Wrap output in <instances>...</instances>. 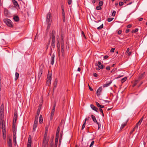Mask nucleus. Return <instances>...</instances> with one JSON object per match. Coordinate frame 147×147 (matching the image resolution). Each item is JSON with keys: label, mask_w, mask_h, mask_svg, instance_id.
I'll return each mask as SVG.
<instances>
[{"label": "nucleus", "mask_w": 147, "mask_h": 147, "mask_svg": "<svg viewBox=\"0 0 147 147\" xmlns=\"http://www.w3.org/2000/svg\"><path fill=\"white\" fill-rule=\"evenodd\" d=\"M55 32L53 30L52 32L51 36L50 37V39H52L51 45V49L52 48L54 49L55 46Z\"/></svg>", "instance_id": "1"}, {"label": "nucleus", "mask_w": 147, "mask_h": 147, "mask_svg": "<svg viewBox=\"0 0 147 147\" xmlns=\"http://www.w3.org/2000/svg\"><path fill=\"white\" fill-rule=\"evenodd\" d=\"M47 135L45 134L44 136L42 142V146L43 147H47L49 139L47 138Z\"/></svg>", "instance_id": "2"}, {"label": "nucleus", "mask_w": 147, "mask_h": 147, "mask_svg": "<svg viewBox=\"0 0 147 147\" xmlns=\"http://www.w3.org/2000/svg\"><path fill=\"white\" fill-rule=\"evenodd\" d=\"M3 21L7 26L10 27H12L13 26L12 22L9 19H5Z\"/></svg>", "instance_id": "3"}, {"label": "nucleus", "mask_w": 147, "mask_h": 147, "mask_svg": "<svg viewBox=\"0 0 147 147\" xmlns=\"http://www.w3.org/2000/svg\"><path fill=\"white\" fill-rule=\"evenodd\" d=\"M43 66L41 65L40 66L39 69L37 79L38 80H39L40 78L42 76V73L43 72Z\"/></svg>", "instance_id": "4"}, {"label": "nucleus", "mask_w": 147, "mask_h": 147, "mask_svg": "<svg viewBox=\"0 0 147 147\" xmlns=\"http://www.w3.org/2000/svg\"><path fill=\"white\" fill-rule=\"evenodd\" d=\"M4 105L2 104L0 108V118H4Z\"/></svg>", "instance_id": "5"}, {"label": "nucleus", "mask_w": 147, "mask_h": 147, "mask_svg": "<svg viewBox=\"0 0 147 147\" xmlns=\"http://www.w3.org/2000/svg\"><path fill=\"white\" fill-rule=\"evenodd\" d=\"M52 18L51 16V13L50 12H49L47 14L46 16V22L47 23H49L51 22L52 21Z\"/></svg>", "instance_id": "6"}, {"label": "nucleus", "mask_w": 147, "mask_h": 147, "mask_svg": "<svg viewBox=\"0 0 147 147\" xmlns=\"http://www.w3.org/2000/svg\"><path fill=\"white\" fill-rule=\"evenodd\" d=\"M145 75V72H144L143 73L139 74L138 77L137 79V81H140L144 77Z\"/></svg>", "instance_id": "7"}, {"label": "nucleus", "mask_w": 147, "mask_h": 147, "mask_svg": "<svg viewBox=\"0 0 147 147\" xmlns=\"http://www.w3.org/2000/svg\"><path fill=\"white\" fill-rule=\"evenodd\" d=\"M102 87H100L96 91V95L98 96H99L101 94L102 90Z\"/></svg>", "instance_id": "8"}, {"label": "nucleus", "mask_w": 147, "mask_h": 147, "mask_svg": "<svg viewBox=\"0 0 147 147\" xmlns=\"http://www.w3.org/2000/svg\"><path fill=\"white\" fill-rule=\"evenodd\" d=\"M51 76H49V74H48V77L47 78V82L46 84L47 85H49L51 84Z\"/></svg>", "instance_id": "9"}, {"label": "nucleus", "mask_w": 147, "mask_h": 147, "mask_svg": "<svg viewBox=\"0 0 147 147\" xmlns=\"http://www.w3.org/2000/svg\"><path fill=\"white\" fill-rule=\"evenodd\" d=\"M55 55L53 53L52 55L51 58V64L52 65H53L54 63Z\"/></svg>", "instance_id": "10"}, {"label": "nucleus", "mask_w": 147, "mask_h": 147, "mask_svg": "<svg viewBox=\"0 0 147 147\" xmlns=\"http://www.w3.org/2000/svg\"><path fill=\"white\" fill-rule=\"evenodd\" d=\"M90 106L92 109L95 111L97 112H98V108L95 107L94 105L92 104H91L90 105Z\"/></svg>", "instance_id": "11"}, {"label": "nucleus", "mask_w": 147, "mask_h": 147, "mask_svg": "<svg viewBox=\"0 0 147 147\" xmlns=\"http://www.w3.org/2000/svg\"><path fill=\"white\" fill-rule=\"evenodd\" d=\"M16 135V133L15 134H13V142L14 143V145H16V137L15 136Z\"/></svg>", "instance_id": "12"}, {"label": "nucleus", "mask_w": 147, "mask_h": 147, "mask_svg": "<svg viewBox=\"0 0 147 147\" xmlns=\"http://www.w3.org/2000/svg\"><path fill=\"white\" fill-rule=\"evenodd\" d=\"M92 118L94 121V122L95 123H98V122L97 121L96 117L94 116V115H91Z\"/></svg>", "instance_id": "13"}, {"label": "nucleus", "mask_w": 147, "mask_h": 147, "mask_svg": "<svg viewBox=\"0 0 147 147\" xmlns=\"http://www.w3.org/2000/svg\"><path fill=\"white\" fill-rule=\"evenodd\" d=\"M112 81H110L109 82H107L106 84H104L103 85V87H107L109 86L112 83Z\"/></svg>", "instance_id": "14"}, {"label": "nucleus", "mask_w": 147, "mask_h": 147, "mask_svg": "<svg viewBox=\"0 0 147 147\" xmlns=\"http://www.w3.org/2000/svg\"><path fill=\"white\" fill-rule=\"evenodd\" d=\"M38 122H36V121H35V122H34V125H33V130L34 131L37 127V125Z\"/></svg>", "instance_id": "15"}, {"label": "nucleus", "mask_w": 147, "mask_h": 147, "mask_svg": "<svg viewBox=\"0 0 147 147\" xmlns=\"http://www.w3.org/2000/svg\"><path fill=\"white\" fill-rule=\"evenodd\" d=\"M4 13L5 16H7L9 14V12L8 10L5 9H4Z\"/></svg>", "instance_id": "16"}, {"label": "nucleus", "mask_w": 147, "mask_h": 147, "mask_svg": "<svg viewBox=\"0 0 147 147\" xmlns=\"http://www.w3.org/2000/svg\"><path fill=\"white\" fill-rule=\"evenodd\" d=\"M43 121V119L42 116V115H40V116L39 117V123L40 124H41L42 123Z\"/></svg>", "instance_id": "17"}, {"label": "nucleus", "mask_w": 147, "mask_h": 147, "mask_svg": "<svg viewBox=\"0 0 147 147\" xmlns=\"http://www.w3.org/2000/svg\"><path fill=\"white\" fill-rule=\"evenodd\" d=\"M96 103L97 106L98 107H99L100 109L104 108V106L100 105L97 102H96Z\"/></svg>", "instance_id": "18"}, {"label": "nucleus", "mask_w": 147, "mask_h": 147, "mask_svg": "<svg viewBox=\"0 0 147 147\" xmlns=\"http://www.w3.org/2000/svg\"><path fill=\"white\" fill-rule=\"evenodd\" d=\"M13 19L16 22H18L19 20V18L18 16H15L13 18Z\"/></svg>", "instance_id": "19"}, {"label": "nucleus", "mask_w": 147, "mask_h": 147, "mask_svg": "<svg viewBox=\"0 0 147 147\" xmlns=\"http://www.w3.org/2000/svg\"><path fill=\"white\" fill-rule=\"evenodd\" d=\"M55 111L52 110L51 112V113L50 120H51L53 119V117L54 115Z\"/></svg>", "instance_id": "20"}, {"label": "nucleus", "mask_w": 147, "mask_h": 147, "mask_svg": "<svg viewBox=\"0 0 147 147\" xmlns=\"http://www.w3.org/2000/svg\"><path fill=\"white\" fill-rule=\"evenodd\" d=\"M8 145L9 147H12L11 144V139L9 140L8 142Z\"/></svg>", "instance_id": "21"}, {"label": "nucleus", "mask_w": 147, "mask_h": 147, "mask_svg": "<svg viewBox=\"0 0 147 147\" xmlns=\"http://www.w3.org/2000/svg\"><path fill=\"white\" fill-rule=\"evenodd\" d=\"M13 3L14 5L16 7H19V5L18 4V3L15 0H14V1H13Z\"/></svg>", "instance_id": "22"}, {"label": "nucleus", "mask_w": 147, "mask_h": 147, "mask_svg": "<svg viewBox=\"0 0 147 147\" xmlns=\"http://www.w3.org/2000/svg\"><path fill=\"white\" fill-rule=\"evenodd\" d=\"M17 119V115L16 114H14L13 117V123H15Z\"/></svg>", "instance_id": "23"}, {"label": "nucleus", "mask_w": 147, "mask_h": 147, "mask_svg": "<svg viewBox=\"0 0 147 147\" xmlns=\"http://www.w3.org/2000/svg\"><path fill=\"white\" fill-rule=\"evenodd\" d=\"M19 76V74L18 73L16 72L15 74V80H16L18 78Z\"/></svg>", "instance_id": "24"}, {"label": "nucleus", "mask_w": 147, "mask_h": 147, "mask_svg": "<svg viewBox=\"0 0 147 147\" xmlns=\"http://www.w3.org/2000/svg\"><path fill=\"white\" fill-rule=\"evenodd\" d=\"M31 136L30 135L29 137L28 144H31Z\"/></svg>", "instance_id": "25"}, {"label": "nucleus", "mask_w": 147, "mask_h": 147, "mask_svg": "<svg viewBox=\"0 0 147 147\" xmlns=\"http://www.w3.org/2000/svg\"><path fill=\"white\" fill-rule=\"evenodd\" d=\"M3 118H0V124L1 125L2 124H3L5 123L3 120Z\"/></svg>", "instance_id": "26"}, {"label": "nucleus", "mask_w": 147, "mask_h": 147, "mask_svg": "<svg viewBox=\"0 0 147 147\" xmlns=\"http://www.w3.org/2000/svg\"><path fill=\"white\" fill-rule=\"evenodd\" d=\"M144 119V116L142 117L140 119V120L137 123L138 124H140V125L141 124V123H142V121H143Z\"/></svg>", "instance_id": "27"}, {"label": "nucleus", "mask_w": 147, "mask_h": 147, "mask_svg": "<svg viewBox=\"0 0 147 147\" xmlns=\"http://www.w3.org/2000/svg\"><path fill=\"white\" fill-rule=\"evenodd\" d=\"M57 83V79H55V81L54 82V87L55 88L56 86Z\"/></svg>", "instance_id": "28"}, {"label": "nucleus", "mask_w": 147, "mask_h": 147, "mask_svg": "<svg viewBox=\"0 0 147 147\" xmlns=\"http://www.w3.org/2000/svg\"><path fill=\"white\" fill-rule=\"evenodd\" d=\"M61 52H62V56H64V47H61Z\"/></svg>", "instance_id": "29"}, {"label": "nucleus", "mask_w": 147, "mask_h": 147, "mask_svg": "<svg viewBox=\"0 0 147 147\" xmlns=\"http://www.w3.org/2000/svg\"><path fill=\"white\" fill-rule=\"evenodd\" d=\"M60 131V128L59 127H58L57 129V132L56 133V135H59V133Z\"/></svg>", "instance_id": "30"}, {"label": "nucleus", "mask_w": 147, "mask_h": 147, "mask_svg": "<svg viewBox=\"0 0 147 147\" xmlns=\"http://www.w3.org/2000/svg\"><path fill=\"white\" fill-rule=\"evenodd\" d=\"M2 126V127L3 130H5V123L1 125Z\"/></svg>", "instance_id": "31"}, {"label": "nucleus", "mask_w": 147, "mask_h": 147, "mask_svg": "<svg viewBox=\"0 0 147 147\" xmlns=\"http://www.w3.org/2000/svg\"><path fill=\"white\" fill-rule=\"evenodd\" d=\"M38 116L39 115H36L35 118V120L34 122H35V121H36V122H38Z\"/></svg>", "instance_id": "32"}, {"label": "nucleus", "mask_w": 147, "mask_h": 147, "mask_svg": "<svg viewBox=\"0 0 147 147\" xmlns=\"http://www.w3.org/2000/svg\"><path fill=\"white\" fill-rule=\"evenodd\" d=\"M103 27V24H102L101 25H100V26L98 27L97 28V29L98 30H101L102 28Z\"/></svg>", "instance_id": "33"}, {"label": "nucleus", "mask_w": 147, "mask_h": 147, "mask_svg": "<svg viewBox=\"0 0 147 147\" xmlns=\"http://www.w3.org/2000/svg\"><path fill=\"white\" fill-rule=\"evenodd\" d=\"M127 80V78L125 77L122 78L121 80V82L122 83L124 82L125 81H126Z\"/></svg>", "instance_id": "34"}, {"label": "nucleus", "mask_w": 147, "mask_h": 147, "mask_svg": "<svg viewBox=\"0 0 147 147\" xmlns=\"http://www.w3.org/2000/svg\"><path fill=\"white\" fill-rule=\"evenodd\" d=\"M139 81H137V80H136L134 82V84L133 86L134 87L135 86L136 84H137L138 83V82H139Z\"/></svg>", "instance_id": "35"}, {"label": "nucleus", "mask_w": 147, "mask_h": 147, "mask_svg": "<svg viewBox=\"0 0 147 147\" xmlns=\"http://www.w3.org/2000/svg\"><path fill=\"white\" fill-rule=\"evenodd\" d=\"M126 125V123H124L123 124H122L120 127V129H122Z\"/></svg>", "instance_id": "36"}, {"label": "nucleus", "mask_w": 147, "mask_h": 147, "mask_svg": "<svg viewBox=\"0 0 147 147\" xmlns=\"http://www.w3.org/2000/svg\"><path fill=\"white\" fill-rule=\"evenodd\" d=\"M96 9L97 10H100L101 9V6H97L96 7Z\"/></svg>", "instance_id": "37"}, {"label": "nucleus", "mask_w": 147, "mask_h": 147, "mask_svg": "<svg viewBox=\"0 0 147 147\" xmlns=\"http://www.w3.org/2000/svg\"><path fill=\"white\" fill-rule=\"evenodd\" d=\"M114 18H109L107 19V21L108 22H110Z\"/></svg>", "instance_id": "38"}, {"label": "nucleus", "mask_w": 147, "mask_h": 147, "mask_svg": "<svg viewBox=\"0 0 147 147\" xmlns=\"http://www.w3.org/2000/svg\"><path fill=\"white\" fill-rule=\"evenodd\" d=\"M98 67L101 69H102L103 68V65H98Z\"/></svg>", "instance_id": "39"}, {"label": "nucleus", "mask_w": 147, "mask_h": 147, "mask_svg": "<svg viewBox=\"0 0 147 147\" xmlns=\"http://www.w3.org/2000/svg\"><path fill=\"white\" fill-rule=\"evenodd\" d=\"M86 122H85V121L84 123H83V125H82V130L85 127L86 125Z\"/></svg>", "instance_id": "40"}, {"label": "nucleus", "mask_w": 147, "mask_h": 147, "mask_svg": "<svg viewBox=\"0 0 147 147\" xmlns=\"http://www.w3.org/2000/svg\"><path fill=\"white\" fill-rule=\"evenodd\" d=\"M61 39L62 41H62V42H63V34L62 33H61Z\"/></svg>", "instance_id": "41"}, {"label": "nucleus", "mask_w": 147, "mask_h": 147, "mask_svg": "<svg viewBox=\"0 0 147 147\" xmlns=\"http://www.w3.org/2000/svg\"><path fill=\"white\" fill-rule=\"evenodd\" d=\"M99 110H100V112H101V113H102V116L103 117H104V114L103 113V112L102 110L100 108Z\"/></svg>", "instance_id": "42"}, {"label": "nucleus", "mask_w": 147, "mask_h": 147, "mask_svg": "<svg viewBox=\"0 0 147 147\" xmlns=\"http://www.w3.org/2000/svg\"><path fill=\"white\" fill-rule=\"evenodd\" d=\"M99 5L101 6L103 5V2L102 1H100L99 3Z\"/></svg>", "instance_id": "43"}, {"label": "nucleus", "mask_w": 147, "mask_h": 147, "mask_svg": "<svg viewBox=\"0 0 147 147\" xmlns=\"http://www.w3.org/2000/svg\"><path fill=\"white\" fill-rule=\"evenodd\" d=\"M115 13H116V11H115V10H114L113 12V13H112V16H115Z\"/></svg>", "instance_id": "44"}, {"label": "nucleus", "mask_w": 147, "mask_h": 147, "mask_svg": "<svg viewBox=\"0 0 147 147\" xmlns=\"http://www.w3.org/2000/svg\"><path fill=\"white\" fill-rule=\"evenodd\" d=\"M47 23L48 24V25L47 27V28L49 29L50 27L51 22H50L49 23Z\"/></svg>", "instance_id": "45"}, {"label": "nucleus", "mask_w": 147, "mask_h": 147, "mask_svg": "<svg viewBox=\"0 0 147 147\" xmlns=\"http://www.w3.org/2000/svg\"><path fill=\"white\" fill-rule=\"evenodd\" d=\"M68 0V4L69 5L71 4L72 3V0Z\"/></svg>", "instance_id": "46"}, {"label": "nucleus", "mask_w": 147, "mask_h": 147, "mask_svg": "<svg viewBox=\"0 0 147 147\" xmlns=\"http://www.w3.org/2000/svg\"><path fill=\"white\" fill-rule=\"evenodd\" d=\"M140 125V124H138V123H137L136 125V126L134 127V129H137L138 127V125Z\"/></svg>", "instance_id": "47"}, {"label": "nucleus", "mask_w": 147, "mask_h": 147, "mask_svg": "<svg viewBox=\"0 0 147 147\" xmlns=\"http://www.w3.org/2000/svg\"><path fill=\"white\" fill-rule=\"evenodd\" d=\"M40 109H39L38 108L37 110V113L36 115H39V114H40Z\"/></svg>", "instance_id": "48"}, {"label": "nucleus", "mask_w": 147, "mask_h": 147, "mask_svg": "<svg viewBox=\"0 0 147 147\" xmlns=\"http://www.w3.org/2000/svg\"><path fill=\"white\" fill-rule=\"evenodd\" d=\"M59 137V135H56V138H55V140H57L58 141V138Z\"/></svg>", "instance_id": "49"}, {"label": "nucleus", "mask_w": 147, "mask_h": 147, "mask_svg": "<svg viewBox=\"0 0 147 147\" xmlns=\"http://www.w3.org/2000/svg\"><path fill=\"white\" fill-rule=\"evenodd\" d=\"M55 104H54V105L53 106V108L52 109V111H55Z\"/></svg>", "instance_id": "50"}, {"label": "nucleus", "mask_w": 147, "mask_h": 147, "mask_svg": "<svg viewBox=\"0 0 147 147\" xmlns=\"http://www.w3.org/2000/svg\"><path fill=\"white\" fill-rule=\"evenodd\" d=\"M138 28H136L135 30L132 31V32H136L138 31Z\"/></svg>", "instance_id": "51"}, {"label": "nucleus", "mask_w": 147, "mask_h": 147, "mask_svg": "<svg viewBox=\"0 0 147 147\" xmlns=\"http://www.w3.org/2000/svg\"><path fill=\"white\" fill-rule=\"evenodd\" d=\"M94 141H92L90 146L89 147H91L92 146L94 145Z\"/></svg>", "instance_id": "52"}, {"label": "nucleus", "mask_w": 147, "mask_h": 147, "mask_svg": "<svg viewBox=\"0 0 147 147\" xmlns=\"http://www.w3.org/2000/svg\"><path fill=\"white\" fill-rule=\"evenodd\" d=\"M1 78L0 77V91L1 90Z\"/></svg>", "instance_id": "53"}, {"label": "nucleus", "mask_w": 147, "mask_h": 147, "mask_svg": "<svg viewBox=\"0 0 147 147\" xmlns=\"http://www.w3.org/2000/svg\"><path fill=\"white\" fill-rule=\"evenodd\" d=\"M58 55L59 56H60V49L59 48L58 49Z\"/></svg>", "instance_id": "54"}, {"label": "nucleus", "mask_w": 147, "mask_h": 147, "mask_svg": "<svg viewBox=\"0 0 147 147\" xmlns=\"http://www.w3.org/2000/svg\"><path fill=\"white\" fill-rule=\"evenodd\" d=\"M123 3L121 1V2H120L119 3V5H120V6L123 5Z\"/></svg>", "instance_id": "55"}, {"label": "nucleus", "mask_w": 147, "mask_h": 147, "mask_svg": "<svg viewBox=\"0 0 147 147\" xmlns=\"http://www.w3.org/2000/svg\"><path fill=\"white\" fill-rule=\"evenodd\" d=\"M115 49V48H113L111 49V52H113L114 51Z\"/></svg>", "instance_id": "56"}, {"label": "nucleus", "mask_w": 147, "mask_h": 147, "mask_svg": "<svg viewBox=\"0 0 147 147\" xmlns=\"http://www.w3.org/2000/svg\"><path fill=\"white\" fill-rule=\"evenodd\" d=\"M93 75L94 76L96 77L98 76V74L96 73H93Z\"/></svg>", "instance_id": "57"}, {"label": "nucleus", "mask_w": 147, "mask_h": 147, "mask_svg": "<svg viewBox=\"0 0 147 147\" xmlns=\"http://www.w3.org/2000/svg\"><path fill=\"white\" fill-rule=\"evenodd\" d=\"M121 33H122V31L121 30H119L118 32V34H121Z\"/></svg>", "instance_id": "58"}, {"label": "nucleus", "mask_w": 147, "mask_h": 147, "mask_svg": "<svg viewBox=\"0 0 147 147\" xmlns=\"http://www.w3.org/2000/svg\"><path fill=\"white\" fill-rule=\"evenodd\" d=\"M110 66H107L106 67V69L107 70H109L110 69Z\"/></svg>", "instance_id": "59"}, {"label": "nucleus", "mask_w": 147, "mask_h": 147, "mask_svg": "<svg viewBox=\"0 0 147 147\" xmlns=\"http://www.w3.org/2000/svg\"><path fill=\"white\" fill-rule=\"evenodd\" d=\"M82 36L85 38H86L85 35L84 34L83 31H82Z\"/></svg>", "instance_id": "60"}, {"label": "nucleus", "mask_w": 147, "mask_h": 147, "mask_svg": "<svg viewBox=\"0 0 147 147\" xmlns=\"http://www.w3.org/2000/svg\"><path fill=\"white\" fill-rule=\"evenodd\" d=\"M50 147H54L53 144L52 142L50 144Z\"/></svg>", "instance_id": "61"}, {"label": "nucleus", "mask_w": 147, "mask_h": 147, "mask_svg": "<svg viewBox=\"0 0 147 147\" xmlns=\"http://www.w3.org/2000/svg\"><path fill=\"white\" fill-rule=\"evenodd\" d=\"M131 52H129L128 53H127L126 54L128 55V56H129L130 55H131Z\"/></svg>", "instance_id": "62"}, {"label": "nucleus", "mask_w": 147, "mask_h": 147, "mask_svg": "<svg viewBox=\"0 0 147 147\" xmlns=\"http://www.w3.org/2000/svg\"><path fill=\"white\" fill-rule=\"evenodd\" d=\"M129 31V30L128 29H127L125 31V32L126 33H128Z\"/></svg>", "instance_id": "63"}, {"label": "nucleus", "mask_w": 147, "mask_h": 147, "mask_svg": "<svg viewBox=\"0 0 147 147\" xmlns=\"http://www.w3.org/2000/svg\"><path fill=\"white\" fill-rule=\"evenodd\" d=\"M131 26H132L131 25L129 24L127 25V27L128 28H130L131 27Z\"/></svg>", "instance_id": "64"}]
</instances>
